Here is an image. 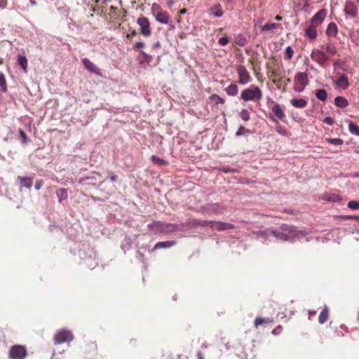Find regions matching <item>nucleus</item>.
Returning <instances> with one entry per match:
<instances>
[{
  "label": "nucleus",
  "mask_w": 359,
  "mask_h": 359,
  "mask_svg": "<svg viewBox=\"0 0 359 359\" xmlns=\"http://www.w3.org/2000/svg\"><path fill=\"white\" fill-rule=\"evenodd\" d=\"M147 228L155 233H168L180 230V226L176 224L166 223L161 221H154L147 225Z\"/></svg>",
  "instance_id": "obj_1"
},
{
  "label": "nucleus",
  "mask_w": 359,
  "mask_h": 359,
  "mask_svg": "<svg viewBox=\"0 0 359 359\" xmlns=\"http://www.w3.org/2000/svg\"><path fill=\"white\" fill-rule=\"evenodd\" d=\"M262 98V91L256 85L252 84L244 89L241 94V99L245 102L260 100Z\"/></svg>",
  "instance_id": "obj_2"
},
{
  "label": "nucleus",
  "mask_w": 359,
  "mask_h": 359,
  "mask_svg": "<svg viewBox=\"0 0 359 359\" xmlns=\"http://www.w3.org/2000/svg\"><path fill=\"white\" fill-rule=\"evenodd\" d=\"M280 229L287 235L290 234L289 237L291 242H294L297 238L305 236L309 233L307 230H298L295 226L287 224H282Z\"/></svg>",
  "instance_id": "obj_3"
},
{
  "label": "nucleus",
  "mask_w": 359,
  "mask_h": 359,
  "mask_svg": "<svg viewBox=\"0 0 359 359\" xmlns=\"http://www.w3.org/2000/svg\"><path fill=\"white\" fill-rule=\"evenodd\" d=\"M80 257L83 264L90 269H95L98 264L96 252L92 249L81 252Z\"/></svg>",
  "instance_id": "obj_4"
},
{
  "label": "nucleus",
  "mask_w": 359,
  "mask_h": 359,
  "mask_svg": "<svg viewBox=\"0 0 359 359\" xmlns=\"http://www.w3.org/2000/svg\"><path fill=\"white\" fill-rule=\"evenodd\" d=\"M28 353L25 346L15 344L9 349L8 356L10 359H25Z\"/></svg>",
  "instance_id": "obj_5"
},
{
  "label": "nucleus",
  "mask_w": 359,
  "mask_h": 359,
  "mask_svg": "<svg viewBox=\"0 0 359 359\" xmlns=\"http://www.w3.org/2000/svg\"><path fill=\"white\" fill-rule=\"evenodd\" d=\"M74 339L72 332L67 330H60L56 332L53 341L55 344H61L65 342H69Z\"/></svg>",
  "instance_id": "obj_6"
},
{
  "label": "nucleus",
  "mask_w": 359,
  "mask_h": 359,
  "mask_svg": "<svg viewBox=\"0 0 359 359\" xmlns=\"http://www.w3.org/2000/svg\"><path fill=\"white\" fill-rule=\"evenodd\" d=\"M137 24L140 26V32L145 37L150 36L151 34V28L149 19L143 15L139 17L137 20Z\"/></svg>",
  "instance_id": "obj_7"
},
{
  "label": "nucleus",
  "mask_w": 359,
  "mask_h": 359,
  "mask_svg": "<svg viewBox=\"0 0 359 359\" xmlns=\"http://www.w3.org/2000/svg\"><path fill=\"white\" fill-rule=\"evenodd\" d=\"M236 72L238 75V83L239 84L245 85L252 80L249 72L244 65H238Z\"/></svg>",
  "instance_id": "obj_8"
},
{
  "label": "nucleus",
  "mask_w": 359,
  "mask_h": 359,
  "mask_svg": "<svg viewBox=\"0 0 359 359\" xmlns=\"http://www.w3.org/2000/svg\"><path fill=\"white\" fill-rule=\"evenodd\" d=\"M311 57L321 67L325 66L329 58L325 53L318 49L312 50Z\"/></svg>",
  "instance_id": "obj_9"
},
{
  "label": "nucleus",
  "mask_w": 359,
  "mask_h": 359,
  "mask_svg": "<svg viewBox=\"0 0 359 359\" xmlns=\"http://www.w3.org/2000/svg\"><path fill=\"white\" fill-rule=\"evenodd\" d=\"M209 226L212 229L217 231H225L235 229V226L232 224L217 221H210Z\"/></svg>",
  "instance_id": "obj_10"
},
{
  "label": "nucleus",
  "mask_w": 359,
  "mask_h": 359,
  "mask_svg": "<svg viewBox=\"0 0 359 359\" xmlns=\"http://www.w3.org/2000/svg\"><path fill=\"white\" fill-rule=\"evenodd\" d=\"M327 15V11L325 9H321L318 11L311 19V23L315 25L316 26H318L321 25L323 20L325 18Z\"/></svg>",
  "instance_id": "obj_11"
},
{
  "label": "nucleus",
  "mask_w": 359,
  "mask_h": 359,
  "mask_svg": "<svg viewBox=\"0 0 359 359\" xmlns=\"http://www.w3.org/2000/svg\"><path fill=\"white\" fill-rule=\"evenodd\" d=\"M271 117L273 119L275 116L278 118L280 121H283L285 118V114L281 107V106L278 103H275V104L271 108Z\"/></svg>",
  "instance_id": "obj_12"
},
{
  "label": "nucleus",
  "mask_w": 359,
  "mask_h": 359,
  "mask_svg": "<svg viewBox=\"0 0 359 359\" xmlns=\"http://www.w3.org/2000/svg\"><path fill=\"white\" fill-rule=\"evenodd\" d=\"M346 15H349L351 18H355L358 14V8L352 1H347L344 8Z\"/></svg>",
  "instance_id": "obj_13"
},
{
  "label": "nucleus",
  "mask_w": 359,
  "mask_h": 359,
  "mask_svg": "<svg viewBox=\"0 0 359 359\" xmlns=\"http://www.w3.org/2000/svg\"><path fill=\"white\" fill-rule=\"evenodd\" d=\"M17 180L20 182L19 189L22 191L23 188L31 189L33 184V178L30 177L18 176Z\"/></svg>",
  "instance_id": "obj_14"
},
{
  "label": "nucleus",
  "mask_w": 359,
  "mask_h": 359,
  "mask_svg": "<svg viewBox=\"0 0 359 359\" xmlns=\"http://www.w3.org/2000/svg\"><path fill=\"white\" fill-rule=\"evenodd\" d=\"M294 81L298 82L302 86L306 87L309 83V75L306 72H297L294 77Z\"/></svg>",
  "instance_id": "obj_15"
},
{
  "label": "nucleus",
  "mask_w": 359,
  "mask_h": 359,
  "mask_svg": "<svg viewBox=\"0 0 359 359\" xmlns=\"http://www.w3.org/2000/svg\"><path fill=\"white\" fill-rule=\"evenodd\" d=\"M208 12L210 15L215 18H221L224 14L222 6L219 4H217L211 6Z\"/></svg>",
  "instance_id": "obj_16"
},
{
  "label": "nucleus",
  "mask_w": 359,
  "mask_h": 359,
  "mask_svg": "<svg viewBox=\"0 0 359 359\" xmlns=\"http://www.w3.org/2000/svg\"><path fill=\"white\" fill-rule=\"evenodd\" d=\"M82 62L84 65V67L91 73L95 74H100L98 68L97 66L93 64L90 60L88 58H83L82 60Z\"/></svg>",
  "instance_id": "obj_17"
},
{
  "label": "nucleus",
  "mask_w": 359,
  "mask_h": 359,
  "mask_svg": "<svg viewBox=\"0 0 359 359\" xmlns=\"http://www.w3.org/2000/svg\"><path fill=\"white\" fill-rule=\"evenodd\" d=\"M155 19L159 23L167 25L170 20V15L166 11H161L154 15Z\"/></svg>",
  "instance_id": "obj_18"
},
{
  "label": "nucleus",
  "mask_w": 359,
  "mask_h": 359,
  "mask_svg": "<svg viewBox=\"0 0 359 359\" xmlns=\"http://www.w3.org/2000/svg\"><path fill=\"white\" fill-rule=\"evenodd\" d=\"M273 319L269 318L257 317L254 320V326L258 327L259 325L266 326V325L273 323Z\"/></svg>",
  "instance_id": "obj_19"
},
{
  "label": "nucleus",
  "mask_w": 359,
  "mask_h": 359,
  "mask_svg": "<svg viewBox=\"0 0 359 359\" xmlns=\"http://www.w3.org/2000/svg\"><path fill=\"white\" fill-rule=\"evenodd\" d=\"M335 83L337 86L341 88L343 90H346L349 86V82L348 76L345 74H342L341 76H339L337 81H335Z\"/></svg>",
  "instance_id": "obj_20"
},
{
  "label": "nucleus",
  "mask_w": 359,
  "mask_h": 359,
  "mask_svg": "<svg viewBox=\"0 0 359 359\" xmlns=\"http://www.w3.org/2000/svg\"><path fill=\"white\" fill-rule=\"evenodd\" d=\"M176 244V241H160L155 244L153 250H156L162 248H168Z\"/></svg>",
  "instance_id": "obj_21"
},
{
  "label": "nucleus",
  "mask_w": 359,
  "mask_h": 359,
  "mask_svg": "<svg viewBox=\"0 0 359 359\" xmlns=\"http://www.w3.org/2000/svg\"><path fill=\"white\" fill-rule=\"evenodd\" d=\"M271 236H274L276 239L280 241H290L289 235L284 232H280L275 229H271Z\"/></svg>",
  "instance_id": "obj_22"
},
{
  "label": "nucleus",
  "mask_w": 359,
  "mask_h": 359,
  "mask_svg": "<svg viewBox=\"0 0 359 359\" xmlns=\"http://www.w3.org/2000/svg\"><path fill=\"white\" fill-rule=\"evenodd\" d=\"M315 27V25L311 24L305 29V35L309 39H315L317 37V31Z\"/></svg>",
  "instance_id": "obj_23"
},
{
  "label": "nucleus",
  "mask_w": 359,
  "mask_h": 359,
  "mask_svg": "<svg viewBox=\"0 0 359 359\" xmlns=\"http://www.w3.org/2000/svg\"><path fill=\"white\" fill-rule=\"evenodd\" d=\"M334 104L341 109L346 108L348 105L347 99L344 97L337 96L334 100Z\"/></svg>",
  "instance_id": "obj_24"
},
{
  "label": "nucleus",
  "mask_w": 359,
  "mask_h": 359,
  "mask_svg": "<svg viewBox=\"0 0 359 359\" xmlns=\"http://www.w3.org/2000/svg\"><path fill=\"white\" fill-rule=\"evenodd\" d=\"M291 104L296 108L302 109L306 107L307 101L306 99H292L290 100Z\"/></svg>",
  "instance_id": "obj_25"
},
{
  "label": "nucleus",
  "mask_w": 359,
  "mask_h": 359,
  "mask_svg": "<svg viewBox=\"0 0 359 359\" xmlns=\"http://www.w3.org/2000/svg\"><path fill=\"white\" fill-rule=\"evenodd\" d=\"M328 318H329V309L327 306H325L318 316V323L320 324H323L328 320Z\"/></svg>",
  "instance_id": "obj_26"
},
{
  "label": "nucleus",
  "mask_w": 359,
  "mask_h": 359,
  "mask_svg": "<svg viewBox=\"0 0 359 359\" xmlns=\"http://www.w3.org/2000/svg\"><path fill=\"white\" fill-rule=\"evenodd\" d=\"M56 195L58 198V201L61 203L63 201H65L68 198V191L67 189L60 188L56 190Z\"/></svg>",
  "instance_id": "obj_27"
},
{
  "label": "nucleus",
  "mask_w": 359,
  "mask_h": 359,
  "mask_svg": "<svg viewBox=\"0 0 359 359\" xmlns=\"http://www.w3.org/2000/svg\"><path fill=\"white\" fill-rule=\"evenodd\" d=\"M338 32V28L334 22H330L326 29V34L328 36H335Z\"/></svg>",
  "instance_id": "obj_28"
},
{
  "label": "nucleus",
  "mask_w": 359,
  "mask_h": 359,
  "mask_svg": "<svg viewBox=\"0 0 359 359\" xmlns=\"http://www.w3.org/2000/svg\"><path fill=\"white\" fill-rule=\"evenodd\" d=\"M254 233L257 235L258 238H262L264 240L263 243H264L271 236V229L264 231H254Z\"/></svg>",
  "instance_id": "obj_29"
},
{
  "label": "nucleus",
  "mask_w": 359,
  "mask_h": 359,
  "mask_svg": "<svg viewBox=\"0 0 359 359\" xmlns=\"http://www.w3.org/2000/svg\"><path fill=\"white\" fill-rule=\"evenodd\" d=\"M210 221L208 220H201V219H194L193 221L188 223V226L190 227L195 226H209Z\"/></svg>",
  "instance_id": "obj_30"
},
{
  "label": "nucleus",
  "mask_w": 359,
  "mask_h": 359,
  "mask_svg": "<svg viewBox=\"0 0 359 359\" xmlns=\"http://www.w3.org/2000/svg\"><path fill=\"white\" fill-rule=\"evenodd\" d=\"M132 239L130 236H126L121 244V249L126 252L132 248Z\"/></svg>",
  "instance_id": "obj_31"
},
{
  "label": "nucleus",
  "mask_w": 359,
  "mask_h": 359,
  "mask_svg": "<svg viewBox=\"0 0 359 359\" xmlns=\"http://www.w3.org/2000/svg\"><path fill=\"white\" fill-rule=\"evenodd\" d=\"M225 91L229 96H236L238 94V88L236 84L231 83L226 88Z\"/></svg>",
  "instance_id": "obj_32"
},
{
  "label": "nucleus",
  "mask_w": 359,
  "mask_h": 359,
  "mask_svg": "<svg viewBox=\"0 0 359 359\" xmlns=\"http://www.w3.org/2000/svg\"><path fill=\"white\" fill-rule=\"evenodd\" d=\"M324 199L331 202H339L342 200V198L337 194H326L324 196Z\"/></svg>",
  "instance_id": "obj_33"
},
{
  "label": "nucleus",
  "mask_w": 359,
  "mask_h": 359,
  "mask_svg": "<svg viewBox=\"0 0 359 359\" xmlns=\"http://www.w3.org/2000/svg\"><path fill=\"white\" fill-rule=\"evenodd\" d=\"M18 64L21 67L25 72H27L28 61L25 56L20 55L18 57Z\"/></svg>",
  "instance_id": "obj_34"
},
{
  "label": "nucleus",
  "mask_w": 359,
  "mask_h": 359,
  "mask_svg": "<svg viewBox=\"0 0 359 359\" xmlns=\"http://www.w3.org/2000/svg\"><path fill=\"white\" fill-rule=\"evenodd\" d=\"M151 160L154 164L159 166H164L168 164V162L166 160L161 158L155 155L151 156Z\"/></svg>",
  "instance_id": "obj_35"
},
{
  "label": "nucleus",
  "mask_w": 359,
  "mask_h": 359,
  "mask_svg": "<svg viewBox=\"0 0 359 359\" xmlns=\"http://www.w3.org/2000/svg\"><path fill=\"white\" fill-rule=\"evenodd\" d=\"M280 26L279 24L275 22H268L261 27L262 32L271 31L277 29Z\"/></svg>",
  "instance_id": "obj_36"
},
{
  "label": "nucleus",
  "mask_w": 359,
  "mask_h": 359,
  "mask_svg": "<svg viewBox=\"0 0 359 359\" xmlns=\"http://www.w3.org/2000/svg\"><path fill=\"white\" fill-rule=\"evenodd\" d=\"M325 48L326 50V52L330 54V55H334L337 53V49L336 46L332 44L331 42H327L325 45Z\"/></svg>",
  "instance_id": "obj_37"
},
{
  "label": "nucleus",
  "mask_w": 359,
  "mask_h": 359,
  "mask_svg": "<svg viewBox=\"0 0 359 359\" xmlns=\"http://www.w3.org/2000/svg\"><path fill=\"white\" fill-rule=\"evenodd\" d=\"M252 132L250 130L245 128L244 126H241L238 130L236 131L235 135L236 137H241V136H247L249 134H251Z\"/></svg>",
  "instance_id": "obj_38"
},
{
  "label": "nucleus",
  "mask_w": 359,
  "mask_h": 359,
  "mask_svg": "<svg viewBox=\"0 0 359 359\" xmlns=\"http://www.w3.org/2000/svg\"><path fill=\"white\" fill-rule=\"evenodd\" d=\"M18 134L19 140H20L22 144H27L30 142V139L27 137V135L23 130L19 129Z\"/></svg>",
  "instance_id": "obj_39"
},
{
  "label": "nucleus",
  "mask_w": 359,
  "mask_h": 359,
  "mask_svg": "<svg viewBox=\"0 0 359 359\" xmlns=\"http://www.w3.org/2000/svg\"><path fill=\"white\" fill-rule=\"evenodd\" d=\"M316 97L320 101H325L327 98V93L325 89H318L315 93Z\"/></svg>",
  "instance_id": "obj_40"
},
{
  "label": "nucleus",
  "mask_w": 359,
  "mask_h": 359,
  "mask_svg": "<svg viewBox=\"0 0 359 359\" xmlns=\"http://www.w3.org/2000/svg\"><path fill=\"white\" fill-rule=\"evenodd\" d=\"M141 54L142 55V59L140 60V64L146 62L149 65L152 62L153 57L151 55L147 54L143 50H141Z\"/></svg>",
  "instance_id": "obj_41"
},
{
  "label": "nucleus",
  "mask_w": 359,
  "mask_h": 359,
  "mask_svg": "<svg viewBox=\"0 0 359 359\" xmlns=\"http://www.w3.org/2000/svg\"><path fill=\"white\" fill-rule=\"evenodd\" d=\"M0 87L4 93H6L8 91L6 77L4 74L1 72H0Z\"/></svg>",
  "instance_id": "obj_42"
},
{
  "label": "nucleus",
  "mask_w": 359,
  "mask_h": 359,
  "mask_svg": "<svg viewBox=\"0 0 359 359\" xmlns=\"http://www.w3.org/2000/svg\"><path fill=\"white\" fill-rule=\"evenodd\" d=\"M348 130L351 134L359 136V127L353 122L351 121L349 123Z\"/></svg>",
  "instance_id": "obj_43"
},
{
  "label": "nucleus",
  "mask_w": 359,
  "mask_h": 359,
  "mask_svg": "<svg viewBox=\"0 0 359 359\" xmlns=\"http://www.w3.org/2000/svg\"><path fill=\"white\" fill-rule=\"evenodd\" d=\"M240 118L245 122L248 121L250 119L249 111L246 109H243L239 112Z\"/></svg>",
  "instance_id": "obj_44"
},
{
  "label": "nucleus",
  "mask_w": 359,
  "mask_h": 359,
  "mask_svg": "<svg viewBox=\"0 0 359 359\" xmlns=\"http://www.w3.org/2000/svg\"><path fill=\"white\" fill-rule=\"evenodd\" d=\"M325 140L327 143L335 145V146L341 145L344 143L343 140L341 138L329 137V138H327Z\"/></svg>",
  "instance_id": "obj_45"
},
{
  "label": "nucleus",
  "mask_w": 359,
  "mask_h": 359,
  "mask_svg": "<svg viewBox=\"0 0 359 359\" xmlns=\"http://www.w3.org/2000/svg\"><path fill=\"white\" fill-rule=\"evenodd\" d=\"M294 55V50L291 46H287L285 53H284V58L285 60H290Z\"/></svg>",
  "instance_id": "obj_46"
},
{
  "label": "nucleus",
  "mask_w": 359,
  "mask_h": 359,
  "mask_svg": "<svg viewBox=\"0 0 359 359\" xmlns=\"http://www.w3.org/2000/svg\"><path fill=\"white\" fill-rule=\"evenodd\" d=\"M210 100L215 101L216 104H224V100L217 94L211 95L209 97Z\"/></svg>",
  "instance_id": "obj_47"
},
{
  "label": "nucleus",
  "mask_w": 359,
  "mask_h": 359,
  "mask_svg": "<svg viewBox=\"0 0 359 359\" xmlns=\"http://www.w3.org/2000/svg\"><path fill=\"white\" fill-rule=\"evenodd\" d=\"M162 11L161 6L157 3H154L151 6V12L152 15L154 16L157 13H159Z\"/></svg>",
  "instance_id": "obj_48"
},
{
  "label": "nucleus",
  "mask_w": 359,
  "mask_h": 359,
  "mask_svg": "<svg viewBox=\"0 0 359 359\" xmlns=\"http://www.w3.org/2000/svg\"><path fill=\"white\" fill-rule=\"evenodd\" d=\"M347 206L351 210H357L359 208V202L357 201H351L348 203Z\"/></svg>",
  "instance_id": "obj_49"
},
{
  "label": "nucleus",
  "mask_w": 359,
  "mask_h": 359,
  "mask_svg": "<svg viewBox=\"0 0 359 359\" xmlns=\"http://www.w3.org/2000/svg\"><path fill=\"white\" fill-rule=\"evenodd\" d=\"M137 341L136 339H130L128 343H127V346L129 348H134L135 347H137Z\"/></svg>",
  "instance_id": "obj_50"
},
{
  "label": "nucleus",
  "mask_w": 359,
  "mask_h": 359,
  "mask_svg": "<svg viewBox=\"0 0 359 359\" xmlns=\"http://www.w3.org/2000/svg\"><path fill=\"white\" fill-rule=\"evenodd\" d=\"M145 43L144 41H138L135 44L133 45V49L134 50H140V51L142 50L141 49L144 48L145 47Z\"/></svg>",
  "instance_id": "obj_51"
},
{
  "label": "nucleus",
  "mask_w": 359,
  "mask_h": 359,
  "mask_svg": "<svg viewBox=\"0 0 359 359\" xmlns=\"http://www.w3.org/2000/svg\"><path fill=\"white\" fill-rule=\"evenodd\" d=\"M108 180H109L112 182H115L118 180V176L114 172H108Z\"/></svg>",
  "instance_id": "obj_52"
},
{
  "label": "nucleus",
  "mask_w": 359,
  "mask_h": 359,
  "mask_svg": "<svg viewBox=\"0 0 359 359\" xmlns=\"http://www.w3.org/2000/svg\"><path fill=\"white\" fill-rule=\"evenodd\" d=\"M283 326L279 325L272 330L271 333L272 334L277 336L279 335L283 332Z\"/></svg>",
  "instance_id": "obj_53"
},
{
  "label": "nucleus",
  "mask_w": 359,
  "mask_h": 359,
  "mask_svg": "<svg viewBox=\"0 0 359 359\" xmlns=\"http://www.w3.org/2000/svg\"><path fill=\"white\" fill-rule=\"evenodd\" d=\"M95 177L93 176H88L85 177H82L79 180V183L81 184H85L87 183L88 180H93Z\"/></svg>",
  "instance_id": "obj_54"
},
{
  "label": "nucleus",
  "mask_w": 359,
  "mask_h": 359,
  "mask_svg": "<svg viewBox=\"0 0 359 359\" xmlns=\"http://www.w3.org/2000/svg\"><path fill=\"white\" fill-rule=\"evenodd\" d=\"M341 218L348 220V219H354L359 220V215H341Z\"/></svg>",
  "instance_id": "obj_55"
},
{
  "label": "nucleus",
  "mask_w": 359,
  "mask_h": 359,
  "mask_svg": "<svg viewBox=\"0 0 359 359\" xmlns=\"http://www.w3.org/2000/svg\"><path fill=\"white\" fill-rule=\"evenodd\" d=\"M229 42V39L227 36H223L219 39V44L221 46H225Z\"/></svg>",
  "instance_id": "obj_56"
},
{
  "label": "nucleus",
  "mask_w": 359,
  "mask_h": 359,
  "mask_svg": "<svg viewBox=\"0 0 359 359\" xmlns=\"http://www.w3.org/2000/svg\"><path fill=\"white\" fill-rule=\"evenodd\" d=\"M323 122L329 126H332L334 123V119L332 117L327 116L324 118Z\"/></svg>",
  "instance_id": "obj_57"
},
{
  "label": "nucleus",
  "mask_w": 359,
  "mask_h": 359,
  "mask_svg": "<svg viewBox=\"0 0 359 359\" xmlns=\"http://www.w3.org/2000/svg\"><path fill=\"white\" fill-rule=\"evenodd\" d=\"M43 180H38L36 181L35 182V184H34V188L36 189V190H39L42 186L43 185Z\"/></svg>",
  "instance_id": "obj_58"
},
{
  "label": "nucleus",
  "mask_w": 359,
  "mask_h": 359,
  "mask_svg": "<svg viewBox=\"0 0 359 359\" xmlns=\"http://www.w3.org/2000/svg\"><path fill=\"white\" fill-rule=\"evenodd\" d=\"M222 171L225 173L235 172L237 171L236 169L231 168L230 167H225L222 168Z\"/></svg>",
  "instance_id": "obj_59"
},
{
  "label": "nucleus",
  "mask_w": 359,
  "mask_h": 359,
  "mask_svg": "<svg viewBox=\"0 0 359 359\" xmlns=\"http://www.w3.org/2000/svg\"><path fill=\"white\" fill-rule=\"evenodd\" d=\"M137 34V31L135 29H133V30H131L130 34H128L126 35V38L128 39H131L133 36H135Z\"/></svg>",
  "instance_id": "obj_60"
},
{
  "label": "nucleus",
  "mask_w": 359,
  "mask_h": 359,
  "mask_svg": "<svg viewBox=\"0 0 359 359\" xmlns=\"http://www.w3.org/2000/svg\"><path fill=\"white\" fill-rule=\"evenodd\" d=\"M246 43V39H244V38H241L240 39L237 40L236 41V43L240 46H245Z\"/></svg>",
  "instance_id": "obj_61"
},
{
  "label": "nucleus",
  "mask_w": 359,
  "mask_h": 359,
  "mask_svg": "<svg viewBox=\"0 0 359 359\" xmlns=\"http://www.w3.org/2000/svg\"><path fill=\"white\" fill-rule=\"evenodd\" d=\"M7 6V0H0V9H4Z\"/></svg>",
  "instance_id": "obj_62"
},
{
  "label": "nucleus",
  "mask_w": 359,
  "mask_h": 359,
  "mask_svg": "<svg viewBox=\"0 0 359 359\" xmlns=\"http://www.w3.org/2000/svg\"><path fill=\"white\" fill-rule=\"evenodd\" d=\"M137 257L140 260H143V259L144 257V255L143 253L140 252V251H137Z\"/></svg>",
  "instance_id": "obj_63"
},
{
  "label": "nucleus",
  "mask_w": 359,
  "mask_h": 359,
  "mask_svg": "<svg viewBox=\"0 0 359 359\" xmlns=\"http://www.w3.org/2000/svg\"><path fill=\"white\" fill-rule=\"evenodd\" d=\"M161 47V44L159 41H156L153 44V48L158 49Z\"/></svg>",
  "instance_id": "obj_64"
}]
</instances>
